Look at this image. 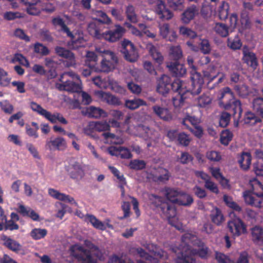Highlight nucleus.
I'll list each match as a JSON object with an SVG mask.
<instances>
[{
	"instance_id": "f257e3e1",
	"label": "nucleus",
	"mask_w": 263,
	"mask_h": 263,
	"mask_svg": "<svg viewBox=\"0 0 263 263\" xmlns=\"http://www.w3.org/2000/svg\"><path fill=\"white\" fill-rule=\"evenodd\" d=\"M176 263H196L194 256L203 259L209 256V248L196 236L185 233L181 237V242L177 248Z\"/></svg>"
},
{
	"instance_id": "f03ea898",
	"label": "nucleus",
	"mask_w": 263,
	"mask_h": 263,
	"mask_svg": "<svg viewBox=\"0 0 263 263\" xmlns=\"http://www.w3.org/2000/svg\"><path fill=\"white\" fill-rule=\"evenodd\" d=\"M232 97L233 93L229 87H224L221 90L219 97L220 105L230 111H222L221 113L219 125L221 127H226L229 125L231 115L238 120L241 117L242 111L241 102L238 100L230 99Z\"/></svg>"
},
{
	"instance_id": "7ed1b4c3",
	"label": "nucleus",
	"mask_w": 263,
	"mask_h": 263,
	"mask_svg": "<svg viewBox=\"0 0 263 263\" xmlns=\"http://www.w3.org/2000/svg\"><path fill=\"white\" fill-rule=\"evenodd\" d=\"M250 190L243 193L246 204L256 208H261L263 203V185L255 178L250 180Z\"/></svg>"
},
{
	"instance_id": "20e7f679",
	"label": "nucleus",
	"mask_w": 263,
	"mask_h": 263,
	"mask_svg": "<svg viewBox=\"0 0 263 263\" xmlns=\"http://www.w3.org/2000/svg\"><path fill=\"white\" fill-rule=\"evenodd\" d=\"M172 90L177 93V95L172 99L173 104L176 108L181 107L190 95H194L191 92L192 88L187 89L186 83L179 79H175L173 81Z\"/></svg>"
},
{
	"instance_id": "39448f33",
	"label": "nucleus",
	"mask_w": 263,
	"mask_h": 263,
	"mask_svg": "<svg viewBox=\"0 0 263 263\" xmlns=\"http://www.w3.org/2000/svg\"><path fill=\"white\" fill-rule=\"evenodd\" d=\"M217 77V75H213L208 71H203L202 78L199 73L195 72L191 77L192 92L194 95L200 93L203 84L206 82L208 85Z\"/></svg>"
},
{
	"instance_id": "423d86ee",
	"label": "nucleus",
	"mask_w": 263,
	"mask_h": 263,
	"mask_svg": "<svg viewBox=\"0 0 263 263\" xmlns=\"http://www.w3.org/2000/svg\"><path fill=\"white\" fill-rule=\"evenodd\" d=\"M70 254L76 258L80 263H97L90 250L78 245L72 246L70 248Z\"/></svg>"
},
{
	"instance_id": "0eeeda50",
	"label": "nucleus",
	"mask_w": 263,
	"mask_h": 263,
	"mask_svg": "<svg viewBox=\"0 0 263 263\" xmlns=\"http://www.w3.org/2000/svg\"><path fill=\"white\" fill-rule=\"evenodd\" d=\"M121 52L125 59L130 62L136 61L138 58V53L134 45L129 40L124 39L121 43Z\"/></svg>"
},
{
	"instance_id": "6e6552de",
	"label": "nucleus",
	"mask_w": 263,
	"mask_h": 263,
	"mask_svg": "<svg viewBox=\"0 0 263 263\" xmlns=\"http://www.w3.org/2000/svg\"><path fill=\"white\" fill-rule=\"evenodd\" d=\"M108 59H103L100 67L96 68V72H103L108 73L114 69L118 62V58L114 52L108 51Z\"/></svg>"
},
{
	"instance_id": "1a4fd4ad",
	"label": "nucleus",
	"mask_w": 263,
	"mask_h": 263,
	"mask_svg": "<svg viewBox=\"0 0 263 263\" xmlns=\"http://www.w3.org/2000/svg\"><path fill=\"white\" fill-rule=\"evenodd\" d=\"M52 23L55 26H60L62 31L66 33L67 35L71 38L72 41V45L73 46V47L77 48L82 46L83 42L84 41L83 37H80L78 39L74 40V36L73 34L70 31L69 28L66 25L63 18L60 16L54 17L52 20Z\"/></svg>"
},
{
	"instance_id": "9d476101",
	"label": "nucleus",
	"mask_w": 263,
	"mask_h": 263,
	"mask_svg": "<svg viewBox=\"0 0 263 263\" xmlns=\"http://www.w3.org/2000/svg\"><path fill=\"white\" fill-rule=\"evenodd\" d=\"M228 228L234 237L239 236L247 232L246 226L239 218H236L230 220L228 223Z\"/></svg>"
},
{
	"instance_id": "9b49d317",
	"label": "nucleus",
	"mask_w": 263,
	"mask_h": 263,
	"mask_svg": "<svg viewBox=\"0 0 263 263\" xmlns=\"http://www.w3.org/2000/svg\"><path fill=\"white\" fill-rule=\"evenodd\" d=\"M115 27L116 28L114 30H108L103 32L102 39L111 43L119 40L123 35L125 30L119 25H116Z\"/></svg>"
},
{
	"instance_id": "f8f14e48",
	"label": "nucleus",
	"mask_w": 263,
	"mask_h": 263,
	"mask_svg": "<svg viewBox=\"0 0 263 263\" xmlns=\"http://www.w3.org/2000/svg\"><path fill=\"white\" fill-rule=\"evenodd\" d=\"M66 147V142L65 139L61 137H58L54 139H47L46 141L45 148L50 151H62Z\"/></svg>"
},
{
	"instance_id": "ddd939ff",
	"label": "nucleus",
	"mask_w": 263,
	"mask_h": 263,
	"mask_svg": "<svg viewBox=\"0 0 263 263\" xmlns=\"http://www.w3.org/2000/svg\"><path fill=\"white\" fill-rule=\"evenodd\" d=\"M172 82L171 78L167 75L163 74L158 81L157 91L160 94L165 96L167 94L171 88H172Z\"/></svg>"
},
{
	"instance_id": "4468645a",
	"label": "nucleus",
	"mask_w": 263,
	"mask_h": 263,
	"mask_svg": "<svg viewBox=\"0 0 263 263\" xmlns=\"http://www.w3.org/2000/svg\"><path fill=\"white\" fill-rule=\"evenodd\" d=\"M66 171L70 178L73 179H81L84 175V170L82 165L77 161L70 163L67 166Z\"/></svg>"
},
{
	"instance_id": "2eb2a0df",
	"label": "nucleus",
	"mask_w": 263,
	"mask_h": 263,
	"mask_svg": "<svg viewBox=\"0 0 263 263\" xmlns=\"http://www.w3.org/2000/svg\"><path fill=\"white\" fill-rule=\"evenodd\" d=\"M155 11L159 18L162 21L169 20L173 16V13L166 8L165 3L162 0H157Z\"/></svg>"
},
{
	"instance_id": "dca6fc26",
	"label": "nucleus",
	"mask_w": 263,
	"mask_h": 263,
	"mask_svg": "<svg viewBox=\"0 0 263 263\" xmlns=\"http://www.w3.org/2000/svg\"><path fill=\"white\" fill-rule=\"evenodd\" d=\"M55 52L59 56L67 60L66 65L67 67H71L76 65L74 54L70 50L57 46L55 48Z\"/></svg>"
},
{
	"instance_id": "f3484780",
	"label": "nucleus",
	"mask_w": 263,
	"mask_h": 263,
	"mask_svg": "<svg viewBox=\"0 0 263 263\" xmlns=\"http://www.w3.org/2000/svg\"><path fill=\"white\" fill-rule=\"evenodd\" d=\"M243 62L247 64L248 66L255 69L256 68L258 62L256 56L254 53L249 51L247 46H245L242 49Z\"/></svg>"
},
{
	"instance_id": "a211bd4d",
	"label": "nucleus",
	"mask_w": 263,
	"mask_h": 263,
	"mask_svg": "<svg viewBox=\"0 0 263 263\" xmlns=\"http://www.w3.org/2000/svg\"><path fill=\"white\" fill-rule=\"evenodd\" d=\"M49 195L54 199L62 201H66L76 206L78 205L77 202L74 200V198L68 195L60 193L58 190L54 189L49 188L48 189Z\"/></svg>"
},
{
	"instance_id": "6ab92c4d",
	"label": "nucleus",
	"mask_w": 263,
	"mask_h": 263,
	"mask_svg": "<svg viewBox=\"0 0 263 263\" xmlns=\"http://www.w3.org/2000/svg\"><path fill=\"white\" fill-rule=\"evenodd\" d=\"M167 67L175 77H183L186 72L184 65L179 63L177 61L167 63Z\"/></svg>"
},
{
	"instance_id": "aec40b11",
	"label": "nucleus",
	"mask_w": 263,
	"mask_h": 263,
	"mask_svg": "<svg viewBox=\"0 0 263 263\" xmlns=\"http://www.w3.org/2000/svg\"><path fill=\"white\" fill-rule=\"evenodd\" d=\"M174 204V203L168 201H164L161 204L159 209L166 218L170 219L176 216L177 211Z\"/></svg>"
},
{
	"instance_id": "412c9836",
	"label": "nucleus",
	"mask_w": 263,
	"mask_h": 263,
	"mask_svg": "<svg viewBox=\"0 0 263 263\" xmlns=\"http://www.w3.org/2000/svg\"><path fill=\"white\" fill-rule=\"evenodd\" d=\"M1 240L5 247L15 253H17L22 249V246L18 242L6 235H3Z\"/></svg>"
},
{
	"instance_id": "4be33fe9",
	"label": "nucleus",
	"mask_w": 263,
	"mask_h": 263,
	"mask_svg": "<svg viewBox=\"0 0 263 263\" xmlns=\"http://www.w3.org/2000/svg\"><path fill=\"white\" fill-rule=\"evenodd\" d=\"M170 177L169 171L161 167L157 168L156 174L153 175V180L159 183H166L169 180Z\"/></svg>"
},
{
	"instance_id": "5701e85b",
	"label": "nucleus",
	"mask_w": 263,
	"mask_h": 263,
	"mask_svg": "<svg viewBox=\"0 0 263 263\" xmlns=\"http://www.w3.org/2000/svg\"><path fill=\"white\" fill-rule=\"evenodd\" d=\"M102 25L95 21L89 23L87 26V31L90 35L98 39H102Z\"/></svg>"
},
{
	"instance_id": "b1692460",
	"label": "nucleus",
	"mask_w": 263,
	"mask_h": 263,
	"mask_svg": "<svg viewBox=\"0 0 263 263\" xmlns=\"http://www.w3.org/2000/svg\"><path fill=\"white\" fill-rule=\"evenodd\" d=\"M152 109L153 112L163 120L170 121L172 120V115L167 108L159 105H154L152 107Z\"/></svg>"
},
{
	"instance_id": "393cba45",
	"label": "nucleus",
	"mask_w": 263,
	"mask_h": 263,
	"mask_svg": "<svg viewBox=\"0 0 263 263\" xmlns=\"http://www.w3.org/2000/svg\"><path fill=\"white\" fill-rule=\"evenodd\" d=\"M17 211L23 217H29L33 221H40L39 215L29 207L26 208L24 205L20 204Z\"/></svg>"
},
{
	"instance_id": "a878e982",
	"label": "nucleus",
	"mask_w": 263,
	"mask_h": 263,
	"mask_svg": "<svg viewBox=\"0 0 263 263\" xmlns=\"http://www.w3.org/2000/svg\"><path fill=\"white\" fill-rule=\"evenodd\" d=\"M198 8L196 5L189 7L182 14V21L185 24L189 23L198 13Z\"/></svg>"
},
{
	"instance_id": "bb28decb",
	"label": "nucleus",
	"mask_w": 263,
	"mask_h": 263,
	"mask_svg": "<svg viewBox=\"0 0 263 263\" xmlns=\"http://www.w3.org/2000/svg\"><path fill=\"white\" fill-rule=\"evenodd\" d=\"M25 5L27 6L26 12L30 15H37L41 10L36 6L39 0H20Z\"/></svg>"
},
{
	"instance_id": "cd10ccee",
	"label": "nucleus",
	"mask_w": 263,
	"mask_h": 263,
	"mask_svg": "<svg viewBox=\"0 0 263 263\" xmlns=\"http://www.w3.org/2000/svg\"><path fill=\"white\" fill-rule=\"evenodd\" d=\"M181 192L178 189L168 187H165L163 190L164 194L168 201L176 204Z\"/></svg>"
},
{
	"instance_id": "c85d7f7f",
	"label": "nucleus",
	"mask_w": 263,
	"mask_h": 263,
	"mask_svg": "<svg viewBox=\"0 0 263 263\" xmlns=\"http://www.w3.org/2000/svg\"><path fill=\"white\" fill-rule=\"evenodd\" d=\"M43 117L50 122L51 123H55L57 121L63 124H67L68 122L65 118L60 113L55 112L51 114L50 111L47 110Z\"/></svg>"
},
{
	"instance_id": "c756f323",
	"label": "nucleus",
	"mask_w": 263,
	"mask_h": 263,
	"mask_svg": "<svg viewBox=\"0 0 263 263\" xmlns=\"http://www.w3.org/2000/svg\"><path fill=\"white\" fill-rule=\"evenodd\" d=\"M252 161V156L249 152H243L239 157L238 162L241 168L247 171L250 167Z\"/></svg>"
},
{
	"instance_id": "7c9ffc66",
	"label": "nucleus",
	"mask_w": 263,
	"mask_h": 263,
	"mask_svg": "<svg viewBox=\"0 0 263 263\" xmlns=\"http://www.w3.org/2000/svg\"><path fill=\"white\" fill-rule=\"evenodd\" d=\"M252 240L255 243H263V229L259 226H255L251 229Z\"/></svg>"
},
{
	"instance_id": "2f4dec72",
	"label": "nucleus",
	"mask_w": 263,
	"mask_h": 263,
	"mask_svg": "<svg viewBox=\"0 0 263 263\" xmlns=\"http://www.w3.org/2000/svg\"><path fill=\"white\" fill-rule=\"evenodd\" d=\"M61 89L69 92H79L81 90L80 85L72 81L67 80L61 85Z\"/></svg>"
},
{
	"instance_id": "473e14b6",
	"label": "nucleus",
	"mask_w": 263,
	"mask_h": 263,
	"mask_svg": "<svg viewBox=\"0 0 263 263\" xmlns=\"http://www.w3.org/2000/svg\"><path fill=\"white\" fill-rule=\"evenodd\" d=\"M210 217L212 222L218 226H221L224 221L223 215L218 208H215L212 211Z\"/></svg>"
},
{
	"instance_id": "72a5a7b5",
	"label": "nucleus",
	"mask_w": 263,
	"mask_h": 263,
	"mask_svg": "<svg viewBox=\"0 0 263 263\" xmlns=\"http://www.w3.org/2000/svg\"><path fill=\"white\" fill-rule=\"evenodd\" d=\"M100 97L108 104L119 105L121 104L119 99L110 93L101 91L99 92Z\"/></svg>"
},
{
	"instance_id": "f704fd0d",
	"label": "nucleus",
	"mask_w": 263,
	"mask_h": 263,
	"mask_svg": "<svg viewBox=\"0 0 263 263\" xmlns=\"http://www.w3.org/2000/svg\"><path fill=\"white\" fill-rule=\"evenodd\" d=\"M178 200L177 204L184 206H190L194 202V199L191 195L183 192H181Z\"/></svg>"
},
{
	"instance_id": "c9c22d12",
	"label": "nucleus",
	"mask_w": 263,
	"mask_h": 263,
	"mask_svg": "<svg viewBox=\"0 0 263 263\" xmlns=\"http://www.w3.org/2000/svg\"><path fill=\"white\" fill-rule=\"evenodd\" d=\"M230 5L228 3L222 1L217 10V14L220 20L223 21L226 20L229 15Z\"/></svg>"
},
{
	"instance_id": "e433bc0d",
	"label": "nucleus",
	"mask_w": 263,
	"mask_h": 263,
	"mask_svg": "<svg viewBox=\"0 0 263 263\" xmlns=\"http://www.w3.org/2000/svg\"><path fill=\"white\" fill-rule=\"evenodd\" d=\"M244 124L249 126H253L257 123L261 122V120L256 116L254 113L247 111L245 114L243 118Z\"/></svg>"
},
{
	"instance_id": "4c0bfd02",
	"label": "nucleus",
	"mask_w": 263,
	"mask_h": 263,
	"mask_svg": "<svg viewBox=\"0 0 263 263\" xmlns=\"http://www.w3.org/2000/svg\"><path fill=\"white\" fill-rule=\"evenodd\" d=\"M85 218L86 220L90 222L95 228L100 230H105L106 229L105 224L97 219L94 215L86 214Z\"/></svg>"
},
{
	"instance_id": "58836bf2",
	"label": "nucleus",
	"mask_w": 263,
	"mask_h": 263,
	"mask_svg": "<svg viewBox=\"0 0 263 263\" xmlns=\"http://www.w3.org/2000/svg\"><path fill=\"white\" fill-rule=\"evenodd\" d=\"M98 57L93 51H87L86 55L85 65L90 68H93L95 70L97 68V61Z\"/></svg>"
},
{
	"instance_id": "ea45409f",
	"label": "nucleus",
	"mask_w": 263,
	"mask_h": 263,
	"mask_svg": "<svg viewBox=\"0 0 263 263\" xmlns=\"http://www.w3.org/2000/svg\"><path fill=\"white\" fill-rule=\"evenodd\" d=\"M89 126L95 130L101 132L110 130V126L106 121H96L90 123Z\"/></svg>"
},
{
	"instance_id": "a19ab883",
	"label": "nucleus",
	"mask_w": 263,
	"mask_h": 263,
	"mask_svg": "<svg viewBox=\"0 0 263 263\" xmlns=\"http://www.w3.org/2000/svg\"><path fill=\"white\" fill-rule=\"evenodd\" d=\"M253 110L263 119V99L262 97L255 98L252 102Z\"/></svg>"
},
{
	"instance_id": "79ce46f5",
	"label": "nucleus",
	"mask_w": 263,
	"mask_h": 263,
	"mask_svg": "<svg viewBox=\"0 0 263 263\" xmlns=\"http://www.w3.org/2000/svg\"><path fill=\"white\" fill-rule=\"evenodd\" d=\"M86 114L88 115V117L94 118L105 116L106 114L103 109L93 106L87 107L86 110Z\"/></svg>"
},
{
	"instance_id": "37998d69",
	"label": "nucleus",
	"mask_w": 263,
	"mask_h": 263,
	"mask_svg": "<svg viewBox=\"0 0 263 263\" xmlns=\"http://www.w3.org/2000/svg\"><path fill=\"white\" fill-rule=\"evenodd\" d=\"M146 102L140 99H135L134 100H128L125 101V106L132 110L136 109L141 106L146 105Z\"/></svg>"
},
{
	"instance_id": "c03bdc74",
	"label": "nucleus",
	"mask_w": 263,
	"mask_h": 263,
	"mask_svg": "<svg viewBox=\"0 0 263 263\" xmlns=\"http://www.w3.org/2000/svg\"><path fill=\"white\" fill-rule=\"evenodd\" d=\"M187 122L190 123L194 127L198 126L200 123V120L195 116H192L187 115L181 121V124L184 125L186 128L190 129Z\"/></svg>"
},
{
	"instance_id": "a18cd8bd",
	"label": "nucleus",
	"mask_w": 263,
	"mask_h": 263,
	"mask_svg": "<svg viewBox=\"0 0 263 263\" xmlns=\"http://www.w3.org/2000/svg\"><path fill=\"white\" fill-rule=\"evenodd\" d=\"M47 234L45 229L34 228L31 230L30 235L34 240H37L44 238Z\"/></svg>"
},
{
	"instance_id": "49530a36",
	"label": "nucleus",
	"mask_w": 263,
	"mask_h": 263,
	"mask_svg": "<svg viewBox=\"0 0 263 263\" xmlns=\"http://www.w3.org/2000/svg\"><path fill=\"white\" fill-rule=\"evenodd\" d=\"M125 13L127 20L131 23H136L138 22L137 15L135 12V8L132 5H129L126 8Z\"/></svg>"
},
{
	"instance_id": "de8ad7c7",
	"label": "nucleus",
	"mask_w": 263,
	"mask_h": 263,
	"mask_svg": "<svg viewBox=\"0 0 263 263\" xmlns=\"http://www.w3.org/2000/svg\"><path fill=\"white\" fill-rule=\"evenodd\" d=\"M214 30L217 34L221 37H226L229 34L228 27L222 23H216Z\"/></svg>"
},
{
	"instance_id": "09e8293b",
	"label": "nucleus",
	"mask_w": 263,
	"mask_h": 263,
	"mask_svg": "<svg viewBox=\"0 0 263 263\" xmlns=\"http://www.w3.org/2000/svg\"><path fill=\"white\" fill-rule=\"evenodd\" d=\"M233 137V133L229 129L222 130L220 134V142L224 145H228L230 142L232 140Z\"/></svg>"
},
{
	"instance_id": "8fccbe9b",
	"label": "nucleus",
	"mask_w": 263,
	"mask_h": 263,
	"mask_svg": "<svg viewBox=\"0 0 263 263\" xmlns=\"http://www.w3.org/2000/svg\"><path fill=\"white\" fill-rule=\"evenodd\" d=\"M148 197L151 204L157 208H160L164 201L162 197L155 194H149Z\"/></svg>"
},
{
	"instance_id": "3c124183",
	"label": "nucleus",
	"mask_w": 263,
	"mask_h": 263,
	"mask_svg": "<svg viewBox=\"0 0 263 263\" xmlns=\"http://www.w3.org/2000/svg\"><path fill=\"white\" fill-rule=\"evenodd\" d=\"M34 51L42 56H46L49 54V50L43 44L36 43L34 45Z\"/></svg>"
},
{
	"instance_id": "603ef678",
	"label": "nucleus",
	"mask_w": 263,
	"mask_h": 263,
	"mask_svg": "<svg viewBox=\"0 0 263 263\" xmlns=\"http://www.w3.org/2000/svg\"><path fill=\"white\" fill-rule=\"evenodd\" d=\"M212 102V98L209 93H203L198 99V105L201 107H205L210 104Z\"/></svg>"
},
{
	"instance_id": "864d4df0",
	"label": "nucleus",
	"mask_w": 263,
	"mask_h": 263,
	"mask_svg": "<svg viewBox=\"0 0 263 263\" xmlns=\"http://www.w3.org/2000/svg\"><path fill=\"white\" fill-rule=\"evenodd\" d=\"M234 90L238 95L242 98H246L249 93L248 86L244 84L235 85Z\"/></svg>"
},
{
	"instance_id": "5fc2aeb1",
	"label": "nucleus",
	"mask_w": 263,
	"mask_h": 263,
	"mask_svg": "<svg viewBox=\"0 0 263 263\" xmlns=\"http://www.w3.org/2000/svg\"><path fill=\"white\" fill-rule=\"evenodd\" d=\"M129 165L131 169L141 170L145 168L146 162L142 160L135 159L130 162Z\"/></svg>"
},
{
	"instance_id": "6e6d98bb",
	"label": "nucleus",
	"mask_w": 263,
	"mask_h": 263,
	"mask_svg": "<svg viewBox=\"0 0 263 263\" xmlns=\"http://www.w3.org/2000/svg\"><path fill=\"white\" fill-rule=\"evenodd\" d=\"M0 108L7 114L10 115L14 111L13 106L7 100L0 101Z\"/></svg>"
},
{
	"instance_id": "4d7b16f0",
	"label": "nucleus",
	"mask_w": 263,
	"mask_h": 263,
	"mask_svg": "<svg viewBox=\"0 0 263 263\" xmlns=\"http://www.w3.org/2000/svg\"><path fill=\"white\" fill-rule=\"evenodd\" d=\"M136 252L137 254L142 259H145L146 261H148L151 262L156 261H155V258L152 255H149L143 249L141 248H138L136 249Z\"/></svg>"
},
{
	"instance_id": "13d9d810",
	"label": "nucleus",
	"mask_w": 263,
	"mask_h": 263,
	"mask_svg": "<svg viewBox=\"0 0 263 263\" xmlns=\"http://www.w3.org/2000/svg\"><path fill=\"white\" fill-rule=\"evenodd\" d=\"M11 79L8 77V73L3 68H0V85L6 87L9 85Z\"/></svg>"
},
{
	"instance_id": "bf43d9fd",
	"label": "nucleus",
	"mask_w": 263,
	"mask_h": 263,
	"mask_svg": "<svg viewBox=\"0 0 263 263\" xmlns=\"http://www.w3.org/2000/svg\"><path fill=\"white\" fill-rule=\"evenodd\" d=\"M97 16L99 17V18H97L95 21L100 23L102 26L104 24H109L111 23L110 18L105 12L102 11H97Z\"/></svg>"
},
{
	"instance_id": "052dcab7",
	"label": "nucleus",
	"mask_w": 263,
	"mask_h": 263,
	"mask_svg": "<svg viewBox=\"0 0 263 263\" xmlns=\"http://www.w3.org/2000/svg\"><path fill=\"white\" fill-rule=\"evenodd\" d=\"M215 259L218 263H234L228 256L217 251L215 252Z\"/></svg>"
},
{
	"instance_id": "680f3d73",
	"label": "nucleus",
	"mask_w": 263,
	"mask_h": 263,
	"mask_svg": "<svg viewBox=\"0 0 263 263\" xmlns=\"http://www.w3.org/2000/svg\"><path fill=\"white\" fill-rule=\"evenodd\" d=\"M170 53L172 58L177 61L182 56V50L179 46H174L171 48Z\"/></svg>"
},
{
	"instance_id": "e2e57ef3",
	"label": "nucleus",
	"mask_w": 263,
	"mask_h": 263,
	"mask_svg": "<svg viewBox=\"0 0 263 263\" xmlns=\"http://www.w3.org/2000/svg\"><path fill=\"white\" fill-rule=\"evenodd\" d=\"M227 45L231 49L235 50L241 48L242 43L238 37H236L233 40L228 38Z\"/></svg>"
},
{
	"instance_id": "0e129e2a",
	"label": "nucleus",
	"mask_w": 263,
	"mask_h": 263,
	"mask_svg": "<svg viewBox=\"0 0 263 263\" xmlns=\"http://www.w3.org/2000/svg\"><path fill=\"white\" fill-rule=\"evenodd\" d=\"M150 53L152 58L156 63L159 64H161L162 63L163 57L161 53L158 51L155 47L151 49Z\"/></svg>"
},
{
	"instance_id": "69168bd1",
	"label": "nucleus",
	"mask_w": 263,
	"mask_h": 263,
	"mask_svg": "<svg viewBox=\"0 0 263 263\" xmlns=\"http://www.w3.org/2000/svg\"><path fill=\"white\" fill-rule=\"evenodd\" d=\"M177 141L180 145L187 146L190 143L191 139L188 135L184 133H180L178 135Z\"/></svg>"
},
{
	"instance_id": "338daca9",
	"label": "nucleus",
	"mask_w": 263,
	"mask_h": 263,
	"mask_svg": "<svg viewBox=\"0 0 263 263\" xmlns=\"http://www.w3.org/2000/svg\"><path fill=\"white\" fill-rule=\"evenodd\" d=\"M180 33L185 37L194 39L196 37V33L185 27H181L179 29Z\"/></svg>"
},
{
	"instance_id": "774afa93",
	"label": "nucleus",
	"mask_w": 263,
	"mask_h": 263,
	"mask_svg": "<svg viewBox=\"0 0 263 263\" xmlns=\"http://www.w3.org/2000/svg\"><path fill=\"white\" fill-rule=\"evenodd\" d=\"M39 36L42 41L52 42L53 38L49 30L46 29H42L39 32Z\"/></svg>"
}]
</instances>
